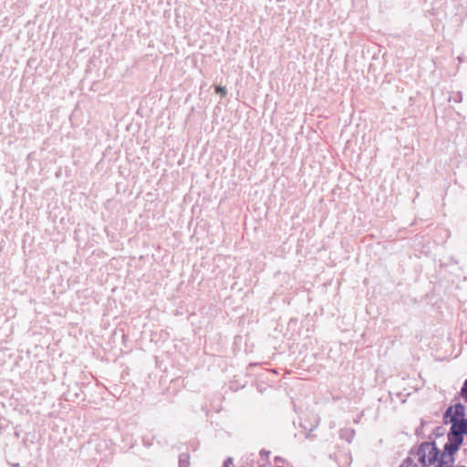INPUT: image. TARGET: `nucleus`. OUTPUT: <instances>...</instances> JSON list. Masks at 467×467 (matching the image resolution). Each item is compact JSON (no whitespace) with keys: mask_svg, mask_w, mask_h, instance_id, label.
Here are the masks:
<instances>
[{"mask_svg":"<svg viewBox=\"0 0 467 467\" xmlns=\"http://www.w3.org/2000/svg\"><path fill=\"white\" fill-rule=\"evenodd\" d=\"M417 454L419 462L423 466H428L436 462L441 451L436 446L435 441H424L419 446Z\"/></svg>","mask_w":467,"mask_h":467,"instance_id":"obj_1","label":"nucleus"},{"mask_svg":"<svg viewBox=\"0 0 467 467\" xmlns=\"http://www.w3.org/2000/svg\"><path fill=\"white\" fill-rule=\"evenodd\" d=\"M450 421L451 426L448 433L463 441V436L467 435V419L453 418L450 419Z\"/></svg>","mask_w":467,"mask_h":467,"instance_id":"obj_2","label":"nucleus"},{"mask_svg":"<svg viewBox=\"0 0 467 467\" xmlns=\"http://www.w3.org/2000/svg\"><path fill=\"white\" fill-rule=\"evenodd\" d=\"M448 442L444 445L443 452L441 455H444L445 458H449V462L452 463L454 462L453 455L460 450V447L463 443L462 441L457 439L451 434H447Z\"/></svg>","mask_w":467,"mask_h":467,"instance_id":"obj_3","label":"nucleus"},{"mask_svg":"<svg viewBox=\"0 0 467 467\" xmlns=\"http://www.w3.org/2000/svg\"><path fill=\"white\" fill-rule=\"evenodd\" d=\"M453 407V416L451 419H462L465 416V407L462 403H457Z\"/></svg>","mask_w":467,"mask_h":467,"instance_id":"obj_4","label":"nucleus"},{"mask_svg":"<svg viewBox=\"0 0 467 467\" xmlns=\"http://www.w3.org/2000/svg\"><path fill=\"white\" fill-rule=\"evenodd\" d=\"M190 456L188 453H182L179 457V467H189Z\"/></svg>","mask_w":467,"mask_h":467,"instance_id":"obj_5","label":"nucleus"},{"mask_svg":"<svg viewBox=\"0 0 467 467\" xmlns=\"http://www.w3.org/2000/svg\"><path fill=\"white\" fill-rule=\"evenodd\" d=\"M453 407L452 406H450L444 412L443 414V422L444 424H448V423H451L450 421V419L451 418V416H453Z\"/></svg>","mask_w":467,"mask_h":467,"instance_id":"obj_6","label":"nucleus"},{"mask_svg":"<svg viewBox=\"0 0 467 467\" xmlns=\"http://www.w3.org/2000/svg\"><path fill=\"white\" fill-rule=\"evenodd\" d=\"M446 433V429L443 426H438L433 431L435 438L442 437Z\"/></svg>","mask_w":467,"mask_h":467,"instance_id":"obj_7","label":"nucleus"},{"mask_svg":"<svg viewBox=\"0 0 467 467\" xmlns=\"http://www.w3.org/2000/svg\"><path fill=\"white\" fill-rule=\"evenodd\" d=\"M446 459L447 458H445L444 455H441V457L436 461L438 462L437 467H451V465H449V459Z\"/></svg>","mask_w":467,"mask_h":467,"instance_id":"obj_8","label":"nucleus"},{"mask_svg":"<svg viewBox=\"0 0 467 467\" xmlns=\"http://www.w3.org/2000/svg\"><path fill=\"white\" fill-rule=\"evenodd\" d=\"M461 396L464 400V401L467 403V379L464 380L462 387L461 389Z\"/></svg>","mask_w":467,"mask_h":467,"instance_id":"obj_9","label":"nucleus"},{"mask_svg":"<svg viewBox=\"0 0 467 467\" xmlns=\"http://www.w3.org/2000/svg\"><path fill=\"white\" fill-rule=\"evenodd\" d=\"M449 101H453L456 103L461 102L462 101V93L456 92L453 95L450 96Z\"/></svg>","mask_w":467,"mask_h":467,"instance_id":"obj_10","label":"nucleus"},{"mask_svg":"<svg viewBox=\"0 0 467 467\" xmlns=\"http://www.w3.org/2000/svg\"><path fill=\"white\" fill-rule=\"evenodd\" d=\"M215 92L217 94H220L222 97H224L227 93L226 88L222 86H216L215 87Z\"/></svg>","mask_w":467,"mask_h":467,"instance_id":"obj_11","label":"nucleus"},{"mask_svg":"<svg viewBox=\"0 0 467 467\" xmlns=\"http://www.w3.org/2000/svg\"><path fill=\"white\" fill-rule=\"evenodd\" d=\"M231 465H233V459L228 457L223 462V467H231Z\"/></svg>","mask_w":467,"mask_h":467,"instance_id":"obj_12","label":"nucleus"},{"mask_svg":"<svg viewBox=\"0 0 467 467\" xmlns=\"http://www.w3.org/2000/svg\"><path fill=\"white\" fill-rule=\"evenodd\" d=\"M412 467H418V465L414 463V464H412Z\"/></svg>","mask_w":467,"mask_h":467,"instance_id":"obj_13","label":"nucleus"},{"mask_svg":"<svg viewBox=\"0 0 467 467\" xmlns=\"http://www.w3.org/2000/svg\"><path fill=\"white\" fill-rule=\"evenodd\" d=\"M460 467H466V466H463V465H462V466H460Z\"/></svg>","mask_w":467,"mask_h":467,"instance_id":"obj_14","label":"nucleus"}]
</instances>
